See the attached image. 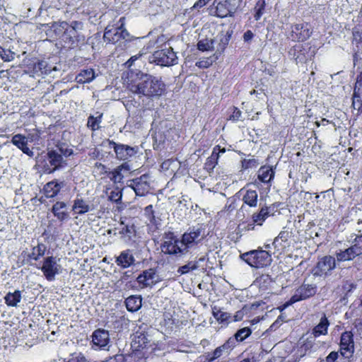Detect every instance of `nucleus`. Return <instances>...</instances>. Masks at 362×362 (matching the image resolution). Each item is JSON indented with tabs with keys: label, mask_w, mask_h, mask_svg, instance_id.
Masks as SVG:
<instances>
[{
	"label": "nucleus",
	"mask_w": 362,
	"mask_h": 362,
	"mask_svg": "<svg viewBox=\"0 0 362 362\" xmlns=\"http://www.w3.org/2000/svg\"><path fill=\"white\" fill-rule=\"evenodd\" d=\"M351 107L357 110V115L362 113V90L354 88L352 97Z\"/></svg>",
	"instance_id": "38"
},
{
	"label": "nucleus",
	"mask_w": 362,
	"mask_h": 362,
	"mask_svg": "<svg viewBox=\"0 0 362 362\" xmlns=\"http://www.w3.org/2000/svg\"><path fill=\"white\" fill-rule=\"evenodd\" d=\"M239 6V0H215L213 2L214 16L220 18L232 17Z\"/></svg>",
	"instance_id": "7"
},
{
	"label": "nucleus",
	"mask_w": 362,
	"mask_h": 362,
	"mask_svg": "<svg viewBox=\"0 0 362 362\" xmlns=\"http://www.w3.org/2000/svg\"><path fill=\"white\" fill-rule=\"evenodd\" d=\"M124 168L127 169L128 165L126 163H123L117 166L113 170L108 171L107 177H108L110 179V180H112L114 182V184L119 182L123 178L122 170Z\"/></svg>",
	"instance_id": "37"
},
{
	"label": "nucleus",
	"mask_w": 362,
	"mask_h": 362,
	"mask_svg": "<svg viewBox=\"0 0 362 362\" xmlns=\"http://www.w3.org/2000/svg\"><path fill=\"white\" fill-rule=\"evenodd\" d=\"M106 194L109 201L116 204H119L121 202L122 189L120 187L115 185L107 187L106 189Z\"/></svg>",
	"instance_id": "30"
},
{
	"label": "nucleus",
	"mask_w": 362,
	"mask_h": 362,
	"mask_svg": "<svg viewBox=\"0 0 362 362\" xmlns=\"http://www.w3.org/2000/svg\"><path fill=\"white\" fill-rule=\"evenodd\" d=\"M109 146L113 148L117 159L127 160L137 153V148L125 144H119L112 140H108Z\"/></svg>",
	"instance_id": "14"
},
{
	"label": "nucleus",
	"mask_w": 362,
	"mask_h": 362,
	"mask_svg": "<svg viewBox=\"0 0 362 362\" xmlns=\"http://www.w3.org/2000/svg\"><path fill=\"white\" fill-rule=\"evenodd\" d=\"M235 338H229L223 344H222V349L226 350V355H228L230 351L235 346L236 343Z\"/></svg>",
	"instance_id": "53"
},
{
	"label": "nucleus",
	"mask_w": 362,
	"mask_h": 362,
	"mask_svg": "<svg viewBox=\"0 0 362 362\" xmlns=\"http://www.w3.org/2000/svg\"><path fill=\"white\" fill-rule=\"evenodd\" d=\"M101 362H124V356L122 354H117Z\"/></svg>",
	"instance_id": "59"
},
{
	"label": "nucleus",
	"mask_w": 362,
	"mask_h": 362,
	"mask_svg": "<svg viewBox=\"0 0 362 362\" xmlns=\"http://www.w3.org/2000/svg\"><path fill=\"white\" fill-rule=\"evenodd\" d=\"M218 158L219 157L218 155H217V153H216V151H212L211 156L207 158L204 163V168L207 171H213L216 165L218 164Z\"/></svg>",
	"instance_id": "46"
},
{
	"label": "nucleus",
	"mask_w": 362,
	"mask_h": 362,
	"mask_svg": "<svg viewBox=\"0 0 362 362\" xmlns=\"http://www.w3.org/2000/svg\"><path fill=\"white\" fill-rule=\"evenodd\" d=\"M135 259L130 250H125L120 252L116 258V264L122 269H127L134 264Z\"/></svg>",
	"instance_id": "24"
},
{
	"label": "nucleus",
	"mask_w": 362,
	"mask_h": 362,
	"mask_svg": "<svg viewBox=\"0 0 362 362\" xmlns=\"http://www.w3.org/2000/svg\"><path fill=\"white\" fill-rule=\"evenodd\" d=\"M148 175H142L139 177H136L129 180V187L132 188L137 196L143 197L146 195L150 190V183L148 182Z\"/></svg>",
	"instance_id": "16"
},
{
	"label": "nucleus",
	"mask_w": 362,
	"mask_h": 362,
	"mask_svg": "<svg viewBox=\"0 0 362 362\" xmlns=\"http://www.w3.org/2000/svg\"><path fill=\"white\" fill-rule=\"evenodd\" d=\"M2 52H0L1 57L4 62H11L14 59V52L11 50H6L1 48Z\"/></svg>",
	"instance_id": "55"
},
{
	"label": "nucleus",
	"mask_w": 362,
	"mask_h": 362,
	"mask_svg": "<svg viewBox=\"0 0 362 362\" xmlns=\"http://www.w3.org/2000/svg\"><path fill=\"white\" fill-rule=\"evenodd\" d=\"M86 358L82 354H72L66 362H86Z\"/></svg>",
	"instance_id": "57"
},
{
	"label": "nucleus",
	"mask_w": 362,
	"mask_h": 362,
	"mask_svg": "<svg viewBox=\"0 0 362 362\" xmlns=\"http://www.w3.org/2000/svg\"><path fill=\"white\" fill-rule=\"evenodd\" d=\"M197 49L202 52L209 51L211 50L212 48L211 45H210L209 42L207 40H199L197 42Z\"/></svg>",
	"instance_id": "56"
},
{
	"label": "nucleus",
	"mask_w": 362,
	"mask_h": 362,
	"mask_svg": "<svg viewBox=\"0 0 362 362\" xmlns=\"http://www.w3.org/2000/svg\"><path fill=\"white\" fill-rule=\"evenodd\" d=\"M275 171L273 167L269 165H264L259 168L257 171V179L260 182L269 184L271 185L272 180H274Z\"/></svg>",
	"instance_id": "23"
},
{
	"label": "nucleus",
	"mask_w": 362,
	"mask_h": 362,
	"mask_svg": "<svg viewBox=\"0 0 362 362\" xmlns=\"http://www.w3.org/2000/svg\"><path fill=\"white\" fill-rule=\"evenodd\" d=\"M47 64L44 60H37L33 64V71L35 73L41 74H47L49 70L47 69Z\"/></svg>",
	"instance_id": "51"
},
{
	"label": "nucleus",
	"mask_w": 362,
	"mask_h": 362,
	"mask_svg": "<svg viewBox=\"0 0 362 362\" xmlns=\"http://www.w3.org/2000/svg\"><path fill=\"white\" fill-rule=\"evenodd\" d=\"M253 37L254 34L250 30H247L243 35V39L245 42H249L253 38Z\"/></svg>",
	"instance_id": "64"
},
{
	"label": "nucleus",
	"mask_w": 362,
	"mask_h": 362,
	"mask_svg": "<svg viewBox=\"0 0 362 362\" xmlns=\"http://www.w3.org/2000/svg\"><path fill=\"white\" fill-rule=\"evenodd\" d=\"M351 34V43L355 45L357 48H359L362 45V25H355L352 28Z\"/></svg>",
	"instance_id": "43"
},
{
	"label": "nucleus",
	"mask_w": 362,
	"mask_h": 362,
	"mask_svg": "<svg viewBox=\"0 0 362 362\" xmlns=\"http://www.w3.org/2000/svg\"><path fill=\"white\" fill-rule=\"evenodd\" d=\"M47 247L42 243H38L37 246L32 248L31 253L28 255L29 260L37 261L40 257H43L45 254Z\"/></svg>",
	"instance_id": "36"
},
{
	"label": "nucleus",
	"mask_w": 362,
	"mask_h": 362,
	"mask_svg": "<svg viewBox=\"0 0 362 362\" xmlns=\"http://www.w3.org/2000/svg\"><path fill=\"white\" fill-rule=\"evenodd\" d=\"M336 267V259L331 255H325L318 259L313 269L315 276L326 277L331 274Z\"/></svg>",
	"instance_id": "9"
},
{
	"label": "nucleus",
	"mask_w": 362,
	"mask_h": 362,
	"mask_svg": "<svg viewBox=\"0 0 362 362\" xmlns=\"http://www.w3.org/2000/svg\"><path fill=\"white\" fill-rule=\"evenodd\" d=\"M211 310L212 315L218 324L227 326L232 322V315L229 313L223 312L217 306L212 307Z\"/></svg>",
	"instance_id": "26"
},
{
	"label": "nucleus",
	"mask_w": 362,
	"mask_h": 362,
	"mask_svg": "<svg viewBox=\"0 0 362 362\" xmlns=\"http://www.w3.org/2000/svg\"><path fill=\"white\" fill-rule=\"evenodd\" d=\"M257 192L256 190L248 189L243 197L244 204L250 207H255L257 204Z\"/></svg>",
	"instance_id": "42"
},
{
	"label": "nucleus",
	"mask_w": 362,
	"mask_h": 362,
	"mask_svg": "<svg viewBox=\"0 0 362 362\" xmlns=\"http://www.w3.org/2000/svg\"><path fill=\"white\" fill-rule=\"evenodd\" d=\"M108 173L107 167L100 162H96L93 166V174L96 177L101 179L107 176Z\"/></svg>",
	"instance_id": "47"
},
{
	"label": "nucleus",
	"mask_w": 362,
	"mask_h": 362,
	"mask_svg": "<svg viewBox=\"0 0 362 362\" xmlns=\"http://www.w3.org/2000/svg\"><path fill=\"white\" fill-rule=\"evenodd\" d=\"M245 313L242 310H238L233 316H232V322L241 321L244 317Z\"/></svg>",
	"instance_id": "61"
},
{
	"label": "nucleus",
	"mask_w": 362,
	"mask_h": 362,
	"mask_svg": "<svg viewBox=\"0 0 362 362\" xmlns=\"http://www.w3.org/2000/svg\"><path fill=\"white\" fill-rule=\"evenodd\" d=\"M339 358V352L331 351L325 358V362H337Z\"/></svg>",
	"instance_id": "60"
},
{
	"label": "nucleus",
	"mask_w": 362,
	"mask_h": 362,
	"mask_svg": "<svg viewBox=\"0 0 362 362\" xmlns=\"http://www.w3.org/2000/svg\"><path fill=\"white\" fill-rule=\"evenodd\" d=\"M293 303H295V302L293 301V300L292 299V298L291 297L290 299L286 301V303H284V304L279 305L278 307V309L279 310L280 312H282L283 310H284L286 308H288V306L293 305Z\"/></svg>",
	"instance_id": "63"
},
{
	"label": "nucleus",
	"mask_w": 362,
	"mask_h": 362,
	"mask_svg": "<svg viewBox=\"0 0 362 362\" xmlns=\"http://www.w3.org/2000/svg\"><path fill=\"white\" fill-rule=\"evenodd\" d=\"M180 242L181 241L175 236L173 233H170L162 244V251L168 255L182 254L185 250L182 248V246Z\"/></svg>",
	"instance_id": "17"
},
{
	"label": "nucleus",
	"mask_w": 362,
	"mask_h": 362,
	"mask_svg": "<svg viewBox=\"0 0 362 362\" xmlns=\"http://www.w3.org/2000/svg\"><path fill=\"white\" fill-rule=\"evenodd\" d=\"M151 329V325L139 320L133 334L132 347L144 356L152 354L156 349V344L149 335Z\"/></svg>",
	"instance_id": "2"
},
{
	"label": "nucleus",
	"mask_w": 362,
	"mask_h": 362,
	"mask_svg": "<svg viewBox=\"0 0 362 362\" xmlns=\"http://www.w3.org/2000/svg\"><path fill=\"white\" fill-rule=\"evenodd\" d=\"M255 226H257L256 223H254V221L252 220V221L250 223L243 222L240 223L238 226V229L241 230H255Z\"/></svg>",
	"instance_id": "58"
},
{
	"label": "nucleus",
	"mask_w": 362,
	"mask_h": 362,
	"mask_svg": "<svg viewBox=\"0 0 362 362\" xmlns=\"http://www.w3.org/2000/svg\"><path fill=\"white\" fill-rule=\"evenodd\" d=\"M315 344V337H312L310 334L305 338L303 337L298 343L296 354L300 356H303L313 349Z\"/></svg>",
	"instance_id": "21"
},
{
	"label": "nucleus",
	"mask_w": 362,
	"mask_h": 362,
	"mask_svg": "<svg viewBox=\"0 0 362 362\" xmlns=\"http://www.w3.org/2000/svg\"><path fill=\"white\" fill-rule=\"evenodd\" d=\"M142 299L139 296H131L126 298L125 305L128 311L131 313L136 312L141 307Z\"/></svg>",
	"instance_id": "32"
},
{
	"label": "nucleus",
	"mask_w": 362,
	"mask_h": 362,
	"mask_svg": "<svg viewBox=\"0 0 362 362\" xmlns=\"http://www.w3.org/2000/svg\"><path fill=\"white\" fill-rule=\"evenodd\" d=\"M336 261L339 262L351 261L356 258V256L353 253L350 247L345 249L344 250H339L335 253Z\"/></svg>",
	"instance_id": "40"
},
{
	"label": "nucleus",
	"mask_w": 362,
	"mask_h": 362,
	"mask_svg": "<svg viewBox=\"0 0 362 362\" xmlns=\"http://www.w3.org/2000/svg\"><path fill=\"white\" fill-rule=\"evenodd\" d=\"M214 356H216V358H220L223 354H226V350L222 349V346L217 347L213 352Z\"/></svg>",
	"instance_id": "62"
},
{
	"label": "nucleus",
	"mask_w": 362,
	"mask_h": 362,
	"mask_svg": "<svg viewBox=\"0 0 362 362\" xmlns=\"http://www.w3.org/2000/svg\"><path fill=\"white\" fill-rule=\"evenodd\" d=\"M95 76V71L93 69H83L76 76V80L79 83H87L93 81Z\"/></svg>",
	"instance_id": "34"
},
{
	"label": "nucleus",
	"mask_w": 362,
	"mask_h": 362,
	"mask_svg": "<svg viewBox=\"0 0 362 362\" xmlns=\"http://www.w3.org/2000/svg\"><path fill=\"white\" fill-rule=\"evenodd\" d=\"M313 30L308 22L295 23L291 27L290 38L292 41L304 42L313 35Z\"/></svg>",
	"instance_id": "8"
},
{
	"label": "nucleus",
	"mask_w": 362,
	"mask_h": 362,
	"mask_svg": "<svg viewBox=\"0 0 362 362\" xmlns=\"http://www.w3.org/2000/svg\"><path fill=\"white\" fill-rule=\"evenodd\" d=\"M317 289V286L314 284H303L296 288L291 298L295 303L304 300L314 296Z\"/></svg>",
	"instance_id": "18"
},
{
	"label": "nucleus",
	"mask_w": 362,
	"mask_h": 362,
	"mask_svg": "<svg viewBox=\"0 0 362 362\" xmlns=\"http://www.w3.org/2000/svg\"><path fill=\"white\" fill-rule=\"evenodd\" d=\"M93 347L95 349H105L110 342L108 331L103 329H97L92 334Z\"/></svg>",
	"instance_id": "19"
},
{
	"label": "nucleus",
	"mask_w": 362,
	"mask_h": 362,
	"mask_svg": "<svg viewBox=\"0 0 362 362\" xmlns=\"http://www.w3.org/2000/svg\"><path fill=\"white\" fill-rule=\"evenodd\" d=\"M218 58V55L214 53L209 57H204L199 59L195 63V66L199 69H208L214 62H215Z\"/></svg>",
	"instance_id": "44"
},
{
	"label": "nucleus",
	"mask_w": 362,
	"mask_h": 362,
	"mask_svg": "<svg viewBox=\"0 0 362 362\" xmlns=\"http://www.w3.org/2000/svg\"><path fill=\"white\" fill-rule=\"evenodd\" d=\"M252 334V329L250 327H243L237 331L234 337L237 341H243Z\"/></svg>",
	"instance_id": "50"
},
{
	"label": "nucleus",
	"mask_w": 362,
	"mask_h": 362,
	"mask_svg": "<svg viewBox=\"0 0 362 362\" xmlns=\"http://www.w3.org/2000/svg\"><path fill=\"white\" fill-rule=\"evenodd\" d=\"M349 247L356 257L362 255V234L356 235Z\"/></svg>",
	"instance_id": "45"
},
{
	"label": "nucleus",
	"mask_w": 362,
	"mask_h": 362,
	"mask_svg": "<svg viewBox=\"0 0 362 362\" xmlns=\"http://www.w3.org/2000/svg\"><path fill=\"white\" fill-rule=\"evenodd\" d=\"M289 233L288 230H281L274 238L272 245L274 249L279 253L284 252L285 249L288 246Z\"/></svg>",
	"instance_id": "25"
},
{
	"label": "nucleus",
	"mask_w": 362,
	"mask_h": 362,
	"mask_svg": "<svg viewBox=\"0 0 362 362\" xmlns=\"http://www.w3.org/2000/svg\"><path fill=\"white\" fill-rule=\"evenodd\" d=\"M230 110L232 114L229 116L228 119L234 122H238L241 117L242 112L235 106L230 107Z\"/></svg>",
	"instance_id": "54"
},
{
	"label": "nucleus",
	"mask_w": 362,
	"mask_h": 362,
	"mask_svg": "<svg viewBox=\"0 0 362 362\" xmlns=\"http://www.w3.org/2000/svg\"><path fill=\"white\" fill-rule=\"evenodd\" d=\"M270 207H262L258 213H255L252 216V220L256 223L257 226H262L265 220L269 216Z\"/></svg>",
	"instance_id": "33"
},
{
	"label": "nucleus",
	"mask_w": 362,
	"mask_h": 362,
	"mask_svg": "<svg viewBox=\"0 0 362 362\" xmlns=\"http://www.w3.org/2000/svg\"><path fill=\"white\" fill-rule=\"evenodd\" d=\"M90 210V206L83 199L76 198L74 200L72 211L75 214L83 215L88 212Z\"/></svg>",
	"instance_id": "31"
},
{
	"label": "nucleus",
	"mask_w": 362,
	"mask_h": 362,
	"mask_svg": "<svg viewBox=\"0 0 362 362\" xmlns=\"http://www.w3.org/2000/svg\"><path fill=\"white\" fill-rule=\"evenodd\" d=\"M51 211L54 216L60 222H64L69 218V213L67 211V204L64 202H56L52 205Z\"/></svg>",
	"instance_id": "20"
},
{
	"label": "nucleus",
	"mask_w": 362,
	"mask_h": 362,
	"mask_svg": "<svg viewBox=\"0 0 362 362\" xmlns=\"http://www.w3.org/2000/svg\"><path fill=\"white\" fill-rule=\"evenodd\" d=\"M240 257L250 267L256 269L267 267L272 261L271 254L262 247L244 252L240 255Z\"/></svg>",
	"instance_id": "4"
},
{
	"label": "nucleus",
	"mask_w": 362,
	"mask_h": 362,
	"mask_svg": "<svg viewBox=\"0 0 362 362\" xmlns=\"http://www.w3.org/2000/svg\"><path fill=\"white\" fill-rule=\"evenodd\" d=\"M259 165V161L256 158L243 159L241 160V168L243 170L257 168Z\"/></svg>",
	"instance_id": "52"
},
{
	"label": "nucleus",
	"mask_w": 362,
	"mask_h": 362,
	"mask_svg": "<svg viewBox=\"0 0 362 362\" xmlns=\"http://www.w3.org/2000/svg\"><path fill=\"white\" fill-rule=\"evenodd\" d=\"M65 185L64 181H59L57 179H54L47 182L42 187V193L44 196H42L39 201L41 203H44L46 199H51L56 197L60 192L61 189Z\"/></svg>",
	"instance_id": "13"
},
{
	"label": "nucleus",
	"mask_w": 362,
	"mask_h": 362,
	"mask_svg": "<svg viewBox=\"0 0 362 362\" xmlns=\"http://www.w3.org/2000/svg\"><path fill=\"white\" fill-rule=\"evenodd\" d=\"M124 17L120 18L117 25H108L105 30L103 39L108 43L115 44L129 36L124 28Z\"/></svg>",
	"instance_id": "6"
},
{
	"label": "nucleus",
	"mask_w": 362,
	"mask_h": 362,
	"mask_svg": "<svg viewBox=\"0 0 362 362\" xmlns=\"http://www.w3.org/2000/svg\"><path fill=\"white\" fill-rule=\"evenodd\" d=\"M329 325V322L327 317L324 315L321 317L320 322L313 327L310 335L312 337H315V339H316L317 337L321 335L327 334Z\"/></svg>",
	"instance_id": "29"
},
{
	"label": "nucleus",
	"mask_w": 362,
	"mask_h": 362,
	"mask_svg": "<svg viewBox=\"0 0 362 362\" xmlns=\"http://www.w3.org/2000/svg\"><path fill=\"white\" fill-rule=\"evenodd\" d=\"M11 143L28 156L33 155V151L28 146L27 138L21 134H15L11 139Z\"/></svg>",
	"instance_id": "27"
},
{
	"label": "nucleus",
	"mask_w": 362,
	"mask_h": 362,
	"mask_svg": "<svg viewBox=\"0 0 362 362\" xmlns=\"http://www.w3.org/2000/svg\"><path fill=\"white\" fill-rule=\"evenodd\" d=\"M201 235V230L197 229L185 233L182 236L181 245L185 246L184 250L189 247L192 243H197Z\"/></svg>",
	"instance_id": "28"
},
{
	"label": "nucleus",
	"mask_w": 362,
	"mask_h": 362,
	"mask_svg": "<svg viewBox=\"0 0 362 362\" xmlns=\"http://www.w3.org/2000/svg\"><path fill=\"white\" fill-rule=\"evenodd\" d=\"M266 7L265 0H257L255 4L254 11V18L256 21H258L261 18L262 16L264 13Z\"/></svg>",
	"instance_id": "48"
},
{
	"label": "nucleus",
	"mask_w": 362,
	"mask_h": 362,
	"mask_svg": "<svg viewBox=\"0 0 362 362\" xmlns=\"http://www.w3.org/2000/svg\"><path fill=\"white\" fill-rule=\"evenodd\" d=\"M41 269L43 275L47 281H53L55 276L60 272L61 266L57 264L56 257L48 256L44 258Z\"/></svg>",
	"instance_id": "12"
},
{
	"label": "nucleus",
	"mask_w": 362,
	"mask_h": 362,
	"mask_svg": "<svg viewBox=\"0 0 362 362\" xmlns=\"http://www.w3.org/2000/svg\"><path fill=\"white\" fill-rule=\"evenodd\" d=\"M98 115L94 117L93 115H90L87 119L86 126L88 129H90L93 132H95L100 129V124L103 121V113L98 112Z\"/></svg>",
	"instance_id": "39"
},
{
	"label": "nucleus",
	"mask_w": 362,
	"mask_h": 362,
	"mask_svg": "<svg viewBox=\"0 0 362 362\" xmlns=\"http://www.w3.org/2000/svg\"><path fill=\"white\" fill-rule=\"evenodd\" d=\"M4 300L8 306L16 307L21 300V293L18 290L13 293L9 292L4 297Z\"/></svg>",
	"instance_id": "41"
},
{
	"label": "nucleus",
	"mask_w": 362,
	"mask_h": 362,
	"mask_svg": "<svg viewBox=\"0 0 362 362\" xmlns=\"http://www.w3.org/2000/svg\"><path fill=\"white\" fill-rule=\"evenodd\" d=\"M354 334L351 331L341 333L339 341V353L344 358H351L354 353Z\"/></svg>",
	"instance_id": "10"
},
{
	"label": "nucleus",
	"mask_w": 362,
	"mask_h": 362,
	"mask_svg": "<svg viewBox=\"0 0 362 362\" xmlns=\"http://www.w3.org/2000/svg\"><path fill=\"white\" fill-rule=\"evenodd\" d=\"M46 158L45 163L42 166L45 173L51 174L64 167L63 156L56 151H49Z\"/></svg>",
	"instance_id": "11"
},
{
	"label": "nucleus",
	"mask_w": 362,
	"mask_h": 362,
	"mask_svg": "<svg viewBox=\"0 0 362 362\" xmlns=\"http://www.w3.org/2000/svg\"><path fill=\"white\" fill-rule=\"evenodd\" d=\"M154 57L157 64L161 66H172L175 64L177 61L176 54L171 47L156 51Z\"/></svg>",
	"instance_id": "15"
},
{
	"label": "nucleus",
	"mask_w": 362,
	"mask_h": 362,
	"mask_svg": "<svg viewBox=\"0 0 362 362\" xmlns=\"http://www.w3.org/2000/svg\"><path fill=\"white\" fill-rule=\"evenodd\" d=\"M233 33V32L232 30H228L226 31L225 35L220 37L219 42L216 48V54L219 56L224 52L225 49L229 44Z\"/></svg>",
	"instance_id": "35"
},
{
	"label": "nucleus",
	"mask_w": 362,
	"mask_h": 362,
	"mask_svg": "<svg viewBox=\"0 0 362 362\" xmlns=\"http://www.w3.org/2000/svg\"><path fill=\"white\" fill-rule=\"evenodd\" d=\"M144 216L148 220L150 224L152 226L157 225L155 211L152 204H149L144 208Z\"/></svg>",
	"instance_id": "49"
},
{
	"label": "nucleus",
	"mask_w": 362,
	"mask_h": 362,
	"mask_svg": "<svg viewBox=\"0 0 362 362\" xmlns=\"http://www.w3.org/2000/svg\"><path fill=\"white\" fill-rule=\"evenodd\" d=\"M156 272L153 269H146L143 271L136 278V281L139 286L146 288L152 286L156 283L155 280Z\"/></svg>",
	"instance_id": "22"
},
{
	"label": "nucleus",
	"mask_w": 362,
	"mask_h": 362,
	"mask_svg": "<svg viewBox=\"0 0 362 362\" xmlns=\"http://www.w3.org/2000/svg\"><path fill=\"white\" fill-rule=\"evenodd\" d=\"M128 87L132 92L148 98L159 97L165 91V85L162 81L148 75L142 77L137 83H129Z\"/></svg>",
	"instance_id": "3"
},
{
	"label": "nucleus",
	"mask_w": 362,
	"mask_h": 362,
	"mask_svg": "<svg viewBox=\"0 0 362 362\" xmlns=\"http://www.w3.org/2000/svg\"><path fill=\"white\" fill-rule=\"evenodd\" d=\"M82 26L81 22L74 21L71 24L65 21L54 23L52 28L55 35L64 42V47L74 49L84 40V37L78 32Z\"/></svg>",
	"instance_id": "1"
},
{
	"label": "nucleus",
	"mask_w": 362,
	"mask_h": 362,
	"mask_svg": "<svg viewBox=\"0 0 362 362\" xmlns=\"http://www.w3.org/2000/svg\"><path fill=\"white\" fill-rule=\"evenodd\" d=\"M317 49L310 42L296 44L288 50V55L291 57L296 64H306L314 59Z\"/></svg>",
	"instance_id": "5"
}]
</instances>
